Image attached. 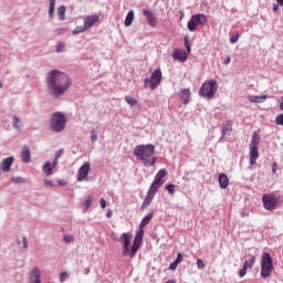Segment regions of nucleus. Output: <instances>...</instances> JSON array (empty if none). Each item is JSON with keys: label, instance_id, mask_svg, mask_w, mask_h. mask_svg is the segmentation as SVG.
I'll use <instances>...</instances> for the list:
<instances>
[{"label": "nucleus", "instance_id": "nucleus-1", "mask_svg": "<svg viewBox=\"0 0 283 283\" xmlns=\"http://www.w3.org/2000/svg\"><path fill=\"white\" fill-rule=\"evenodd\" d=\"M49 90H52L55 96H61L64 92H67L70 87V76L57 70L49 72L46 78Z\"/></svg>", "mask_w": 283, "mask_h": 283}, {"label": "nucleus", "instance_id": "nucleus-2", "mask_svg": "<svg viewBox=\"0 0 283 283\" xmlns=\"http://www.w3.org/2000/svg\"><path fill=\"white\" fill-rule=\"evenodd\" d=\"M154 151H156V146L151 144L139 145L134 149V156L137 160H142L145 167H154L156 165V157H154Z\"/></svg>", "mask_w": 283, "mask_h": 283}, {"label": "nucleus", "instance_id": "nucleus-3", "mask_svg": "<svg viewBox=\"0 0 283 283\" xmlns=\"http://www.w3.org/2000/svg\"><path fill=\"white\" fill-rule=\"evenodd\" d=\"M216 92H218V81L210 80L202 83L200 90H199V96L201 98H213L216 96Z\"/></svg>", "mask_w": 283, "mask_h": 283}, {"label": "nucleus", "instance_id": "nucleus-4", "mask_svg": "<svg viewBox=\"0 0 283 283\" xmlns=\"http://www.w3.org/2000/svg\"><path fill=\"white\" fill-rule=\"evenodd\" d=\"M273 269V256H271V253L264 252L261 256V277H263V280L271 277Z\"/></svg>", "mask_w": 283, "mask_h": 283}, {"label": "nucleus", "instance_id": "nucleus-5", "mask_svg": "<svg viewBox=\"0 0 283 283\" xmlns=\"http://www.w3.org/2000/svg\"><path fill=\"white\" fill-rule=\"evenodd\" d=\"M67 125V118L63 113H54L50 119V128L52 132H63Z\"/></svg>", "mask_w": 283, "mask_h": 283}, {"label": "nucleus", "instance_id": "nucleus-6", "mask_svg": "<svg viewBox=\"0 0 283 283\" xmlns=\"http://www.w3.org/2000/svg\"><path fill=\"white\" fill-rule=\"evenodd\" d=\"M132 238L133 234L132 232H124L120 234L119 239L117 240V242H120L122 244V255L124 258L129 256L132 259Z\"/></svg>", "mask_w": 283, "mask_h": 283}, {"label": "nucleus", "instance_id": "nucleus-7", "mask_svg": "<svg viewBox=\"0 0 283 283\" xmlns=\"http://www.w3.org/2000/svg\"><path fill=\"white\" fill-rule=\"evenodd\" d=\"M145 235V230L143 228H140L134 238L133 244H132V260L133 258H136V254L138 253L139 249H140V244H143V237Z\"/></svg>", "mask_w": 283, "mask_h": 283}, {"label": "nucleus", "instance_id": "nucleus-8", "mask_svg": "<svg viewBox=\"0 0 283 283\" xmlns=\"http://www.w3.org/2000/svg\"><path fill=\"white\" fill-rule=\"evenodd\" d=\"M262 202H263V207H264V209H266V211H273V209H275V207H277V197H275V195H273V193L263 195Z\"/></svg>", "mask_w": 283, "mask_h": 283}, {"label": "nucleus", "instance_id": "nucleus-9", "mask_svg": "<svg viewBox=\"0 0 283 283\" xmlns=\"http://www.w3.org/2000/svg\"><path fill=\"white\" fill-rule=\"evenodd\" d=\"M160 81H163V71H160V69H156L149 78V87L150 90H156V87H158V85H160Z\"/></svg>", "mask_w": 283, "mask_h": 283}, {"label": "nucleus", "instance_id": "nucleus-10", "mask_svg": "<svg viewBox=\"0 0 283 283\" xmlns=\"http://www.w3.org/2000/svg\"><path fill=\"white\" fill-rule=\"evenodd\" d=\"M143 14L150 28L158 25V17H156V13H154L151 9H144Z\"/></svg>", "mask_w": 283, "mask_h": 283}, {"label": "nucleus", "instance_id": "nucleus-11", "mask_svg": "<svg viewBox=\"0 0 283 283\" xmlns=\"http://www.w3.org/2000/svg\"><path fill=\"white\" fill-rule=\"evenodd\" d=\"M172 59L179 61V63H185L189 59V53L185 50L175 49L172 52Z\"/></svg>", "mask_w": 283, "mask_h": 283}, {"label": "nucleus", "instance_id": "nucleus-12", "mask_svg": "<svg viewBox=\"0 0 283 283\" xmlns=\"http://www.w3.org/2000/svg\"><path fill=\"white\" fill-rule=\"evenodd\" d=\"M90 163H85L82 165L77 171V181L83 182L85 180V177L90 175Z\"/></svg>", "mask_w": 283, "mask_h": 283}, {"label": "nucleus", "instance_id": "nucleus-13", "mask_svg": "<svg viewBox=\"0 0 283 283\" xmlns=\"http://www.w3.org/2000/svg\"><path fill=\"white\" fill-rule=\"evenodd\" d=\"M99 19L101 18L98 17V14H92V15L84 18V25H85L86 30H90V28H94V25H96V23H98Z\"/></svg>", "mask_w": 283, "mask_h": 283}, {"label": "nucleus", "instance_id": "nucleus-14", "mask_svg": "<svg viewBox=\"0 0 283 283\" xmlns=\"http://www.w3.org/2000/svg\"><path fill=\"white\" fill-rule=\"evenodd\" d=\"M29 283H41V270L33 268L29 274Z\"/></svg>", "mask_w": 283, "mask_h": 283}, {"label": "nucleus", "instance_id": "nucleus-15", "mask_svg": "<svg viewBox=\"0 0 283 283\" xmlns=\"http://www.w3.org/2000/svg\"><path fill=\"white\" fill-rule=\"evenodd\" d=\"M12 165H14V157H7L1 161V170L4 172L10 171V167H12Z\"/></svg>", "mask_w": 283, "mask_h": 283}, {"label": "nucleus", "instance_id": "nucleus-16", "mask_svg": "<svg viewBox=\"0 0 283 283\" xmlns=\"http://www.w3.org/2000/svg\"><path fill=\"white\" fill-rule=\"evenodd\" d=\"M191 17L192 21H195L197 25H201V28H203V25H207V15L205 13H197Z\"/></svg>", "mask_w": 283, "mask_h": 283}, {"label": "nucleus", "instance_id": "nucleus-17", "mask_svg": "<svg viewBox=\"0 0 283 283\" xmlns=\"http://www.w3.org/2000/svg\"><path fill=\"white\" fill-rule=\"evenodd\" d=\"M179 98L180 101H182L184 105H189V101L191 98V91H189V88L181 90Z\"/></svg>", "mask_w": 283, "mask_h": 283}, {"label": "nucleus", "instance_id": "nucleus-18", "mask_svg": "<svg viewBox=\"0 0 283 283\" xmlns=\"http://www.w3.org/2000/svg\"><path fill=\"white\" fill-rule=\"evenodd\" d=\"M258 158H260V153L258 151V147H255V146L250 147L249 163H250L251 167H253V165H255V161L258 160Z\"/></svg>", "mask_w": 283, "mask_h": 283}, {"label": "nucleus", "instance_id": "nucleus-19", "mask_svg": "<svg viewBox=\"0 0 283 283\" xmlns=\"http://www.w3.org/2000/svg\"><path fill=\"white\" fill-rule=\"evenodd\" d=\"M30 158H31L30 147H28V145L22 146V150H21L22 163L24 164L30 163Z\"/></svg>", "mask_w": 283, "mask_h": 283}, {"label": "nucleus", "instance_id": "nucleus-20", "mask_svg": "<svg viewBox=\"0 0 283 283\" xmlns=\"http://www.w3.org/2000/svg\"><path fill=\"white\" fill-rule=\"evenodd\" d=\"M232 130H233V127H231V122H227L226 124H223L219 143H224V136L228 135L229 132H232Z\"/></svg>", "mask_w": 283, "mask_h": 283}, {"label": "nucleus", "instance_id": "nucleus-21", "mask_svg": "<svg viewBox=\"0 0 283 283\" xmlns=\"http://www.w3.org/2000/svg\"><path fill=\"white\" fill-rule=\"evenodd\" d=\"M220 189H227L229 187V177L227 174L221 172L218 177Z\"/></svg>", "mask_w": 283, "mask_h": 283}, {"label": "nucleus", "instance_id": "nucleus-22", "mask_svg": "<svg viewBox=\"0 0 283 283\" xmlns=\"http://www.w3.org/2000/svg\"><path fill=\"white\" fill-rule=\"evenodd\" d=\"M54 167H56L54 166V163L46 161L42 167V171L45 174V176H52V174H54Z\"/></svg>", "mask_w": 283, "mask_h": 283}, {"label": "nucleus", "instance_id": "nucleus-23", "mask_svg": "<svg viewBox=\"0 0 283 283\" xmlns=\"http://www.w3.org/2000/svg\"><path fill=\"white\" fill-rule=\"evenodd\" d=\"M165 176H167V171L165 169H160L156 176H155V179H154V182H156L157 185H164L165 181L163 180V178H165Z\"/></svg>", "mask_w": 283, "mask_h": 283}, {"label": "nucleus", "instance_id": "nucleus-24", "mask_svg": "<svg viewBox=\"0 0 283 283\" xmlns=\"http://www.w3.org/2000/svg\"><path fill=\"white\" fill-rule=\"evenodd\" d=\"M132 23H134V10L128 11L125 21H124V25L126 28H129V25H132Z\"/></svg>", "mask_w": 283, "mask_h": 283}, {"label": "nucleus", "instance_id": "nucleus-25", "mask_svg": "<svg viewBox=\"0 0 283 283\" xmlns=\"http://www.w3.org/2000/svg\"><path fill=\"white\" fill-rule=\"evenodd\" d=\"M160 187H163L160 184H156V181H153V184L148 188V193L151 196H156V193H158V189H160Z\"/></svg>", "mask_w": 283, "mask_h": 283}, {"label": "nucleus", "instance_id": "nucleus-26", "mask_svg": "<svg viewBox=\"0 0 283 283\" xmlns=\"http://www.w3.org/2000/svg\"><path fill=\"white\" fill-rule=\"evenodd\" d=\"M260 145V134L254 132L250 142V147H258Z\"/></svg>", "mask_w": 283, "mask_h": 283}, {"label": "nucleus", "instance_id": "nucleus-27", "mask_svg": "<svg viewBox=\"0 0 283 283\" xmlns=\"http://www.w3.org/2000/svg\"><path fill=\"white\" fill-rule=\"evenodd\" d=\"M151 200H154V195H149L147 192V195L143 201V205L140 207V210L143 211V209H145V207H149V205H151Z\"/></svg>", "mask_w": 283, "mask_h": 283}, {"label": "nucleus", "instance_id": "nucleus-28", "mask_svg": "<svg viewBox=\"0 0 283 283\" xmlns=\"http://www.w3.org/2000/svg\"><path fill=\"white\" fill-rule=\"evenodd\" d=\"M151 218H154L153 212L146 214L139 224L140 229H143V227H147V224H149V222L151 221Z\"/></svg>", "mask_w": 283, "mask_h": 283}, {"label": "nucleus", "instance_id": "nucleus-29", "mask_svg": "<svg viewBox=\"0 0 283 283\" xmlns=\"http://www.w3.org/2000/svg\"><path fill=\"white\" fill-rule=\"evenodd\" d=\"M56 7V0H50V7H49V18L52 19L54 17V10Z\"/></svg>", "mask_w": 283, "mask_h": 283}, {"label": "nucleus", "instance_id": "nucleus-30", "mask_svg": "<svg viewBox=\"0 0 283 283\" xmlns=\"http://www.w3.org/2000/svg\"><path fill=\"white\" fill-rule=\"evenodd\" d=\"M187 28H188L189 32H196L198 24L196 23V21H193V18H190V20L187 23Z\"/></svg>", "mask_w": 283, "mask_h": 283}, {"label": "nucleus", "instance_id": "nucleus-31", "mask_svg": "<svg viewBox=\"0 0 283 283\" xmlns=\"http://www.w3.org/2000/svg\"><path fill=\"white\" fill-rule=\"evenodd\" d=\"M57 17L60 21H65V6H60L57 8Z\"/></svg>", "mask_w": 283, "mask_h": 283}, {"label": "nucleus", "instance_id": "nucleus-32", "mask_svg": "<svg viewBox=\"0 0 283 283\" xmlns=\"http://www.w3.org/2000/svg\"><path fill=\"white\" fill-rule=\"evenodd\" d=\"M126 103L130 105V107H135V105H138V101L129 95L125 96Z\"/></svg>", "mask_w": 283, "mask_h": 283}, {"label": "nucleus", "instance_id": "nucleus-33", "mask_svg": "<svg viewBox=\"0 0 283 283\" xmlns=\"http://www.w3.org/2000/svg\"><path fill=\"white\" fill-rule=\"evenodd\" d=\"M251 103H264L266 101V95L263 96H252L250 98Z\"/></svg>", "mask_w": 283, "mask_h": 283}, {"label": "nucleus", "instance_id": "nucleus-34", "mask_svg": "<svg viewBox=\"0 0 283 283\" xmlns=\"http://www.w3.org/2000/svg\"><path fill=\"white\" fill-rule=\"evenodd\" d=\"M63 154H64L63 149H60L56 151L55 158L53 160V167H56L59 165V159L61 158V156H63Z\"/></svg>", "mask_w": 283, "mask_h": 283}, {"label": "nucleus", "instance_id": "nucleus-35", "mask_svg": "<svg viewBox=\"0 0 283 283\" xmlns=\"http://www.w3.org/2000/svg\"><path fill=\"white\" fill-rule=\"evenodd\" d=\"M247 269H249V261H244L243 268L239 271V277L247 275Z\"/></svg>", "mask_w": 283, "mask_h": 283}, {"label": "nucleus", "instance_id": "nucleus-36", "mask_svg": "<svg viewBox=\"0 0 283 283\" xmlns=\"http://www.w3.org/2000/svg\"><path fill=\"white\" fill-rule=\"evenodd\" d=\"M13 127L14 129H21V127H23L21 119L17 116H13Z\"/></svg>", "mask_w": 283, "mask_h": 283}, {"label": "nucleus", "instance_id": "nucleus-37", "mask_svg": "<svg viewBox=\"0 0 283 283\" xmlns=\"http://www.w3.org/2000/svg\"><path fill=\"white\" fill-rule=\"evenodd\" d=\"M166 189H167L168 193H170V195L176 193V185H174V184H168L166 186Z\"/></svg>", "mask_w": 283, "mask_h": 283}, {"label": "nucleus", "instance_id": "nucleus-38", "mask_svg": "<svg viewBox=\"0 0 283 283\" xmlns=\"http://www.w3.org/2000/svg\"><path fill=\"white\" fill-rule=\"evenodd\" d=\"M93 200H94V198L92 197V195H90V196L86 198V200L84 201V205H85V207H86V208L84 209V211H87V208L91 207Z\"/></svg>", "mask_w": 283, "mask_h": 283}, {"label": "nucleus", "instance_id": "nucleus-39", "mask_svg": "<svg viewBox=\"0 0 283 283\" xmlns=\"http://www.w3.org/2000/svg\"><path fill=\"white\" fill-rule=\"evenodd\" d=\"M184 41H185V46H186L188 54L191 53V43H189V38L186 36L184 39Z\"/></svg>", "mask_w": 283, "mask_h": 283}, {"label": "nucleus", "instance_id": "nucleus-40", "mask_svg": "<svg viewBox=\"0 0 283 283\" xmlns=\"http://www.w3.org/2000/svg\"><path fill=\"white\" fill-rule=\"evenodd\" d=\"M56 52H65V44L63 42H59L56 45Z\"/></svg>", "mask_w": 283, "mask_h": 283}, {"label": "nucleus", "instance_id": "nucleus-41", "mask_svg": "<svg viewBox=\"0 0 283 283\" xmlns=\"http://www.w3.org/2000/svg\"><path fill=\"white\" fill-rule=\"evenodd\" d=\"M65 280H70V274H67V272H62L60 274V282H65Z\"/></svg>", "mask_w": 283, "mask_h": 283}, {"label": "nucleus", "instance_id": "nucleus-42", "mask_svg": "<svg viewBox=\"0 0 283 283\" xmlns=\"http://www.w3.org/2000/svg\"><path fill=\"white\" fill-rule=\"evenodd\" d=\"M87 28H85V24L83 27H78L75 30H73V34H81V32H85Z\"/></svg>", "mask_w": 283, "mask_h": 283}, {"label": "nucleus", "instance_id": "nucleus-43", "mask_svg": "<svg viewBox=\"0 0 283 283\" xmlns=\"http://www.w3.org/2000/svg\"><path fill=\"white\" fill-rule=\"evenodd\" d=\"M95 140H98V134L96 133V129H93L91 132V142L94 143Z\"/></svg>", "mask_w": 283, "mask_h": 283}, {"label": "nucleus", "instance_id": "nucleus-44", "mask_svg": "<svg viewBox=\"0 0 283 283\" xmlns=\"http://www.w3.org/2000/svg\"><path fill=\"white\" fill-rule=\"evenodd\" d=\"M275 123L277 125H282V127H283V113L275 117Z\"/></svg>", "mask_w": 283, "mask_h": 283}, {"label": "nucleus", "instance_id": "nucleus-45", "mask_svg": "<svg viewBox=\"0 0 283 283\" xmlns=\"http://www.w3.org/2000/svg\"><path fill=\"white\" fill-rule=\"evenodd\" d=\"M239 40H240V34L237 33L230 38V43H238Z\"/></svg>", "mask_w": 283, "mask_h": 283}, {"label": "nucleus", "instance_id": "nucleus-46", "mask_svg": "<svg viewBox=\"0 0 283 283\" xmlns=\"http://www.w3.org/2000/svg\"><path fill=\"white\" fill-rule=\"evenodd\" d=\"M253 264H255V255L248 261V269H253Z\"/></svg>", "mask_w": 283, "mask_h": 283}, {"label": "nucleus", "instance_id": "nucleus-47", "mask_svg": "<svg viewBox=\"0 0 283 283\" xmlns=\"http://www.w3.org/2000/svg\"><path fill=\"white\" fill-rule=\"evenodd\" d=\"M197 269H205V261H202V259L197 260Z\"/></svg>", "mask_w": 283, "mask_h": 283}, {"label": "nucleus", "instance_id": "nucleus-48", "mask_svg": "<svg viewBox=\"0 0 283 283\" xmlns=\"http://www.w3.org/2000/svg\"><path fill=\"white\" fill-rule=\"evenodd\" d=\"M11 182H15V184L23 182V178H21V177H13V178H11Z\"/></svg>", "mask_w": 283, "mask_h": 283}, {"label": "nucleus", "instance_id": "nucleus-49", "mask_svg": "<svg viewBox=\"0 0 283 283\" xmlns=\"http://www.w3.org/2000/svg\"><path fill=\"white\" fill-rule=\"evenodd\" d=\"M175 262H176L177 264H180V262H182V253L178 252Z\"/></svg>", "mask_w": 283, "mask_h": 283}, {"label": "nucleus", "instance_id": "nucleus-50", "mask_svg": "<svg viewBox=\"0 0 283 283\" xmlns=\"http://www.w3.org/2000/svg\"><path fill=\"white\" fill-rule=\"evenodd\" d=\"M176 269H178V264H177L176 261H174L172 263H170L169 270H170V271H176Z\"/></svg>", "mask_w": 283, "mask_h": 283}, {"label": "nucleus", "instance_id": "nucleus-51", "mask_svg": "<svg viewBox=\"0 0 283 283\" xmlns=\"http://www.w3.org/2000/svg\"><path fill=\"white\" fill-rule=\"evenodd\" d=\"M99 205L102 209H105V207H107V201L103 198L99 199Z\"/></svg>", "mask_w": 283, "mask_h": 283}, {"label": "nucleus", "instance_id": "nucleus-52", "mask_svg": "<svg viewBox=\"0 0 283 283\" xmlns=\"http://www.w3.org/2000/svg\"><path fill=\"white\" fill-rule=\"evenodd\" d=\"M63 240L66 242V244H70V242H72V237L66 234L63 237Z\"/></svg>", "mask_w": 283, "mask_h": 283}, {"label": "nucleus", "instance_id": "nucleus-53", "mask_svg": "<svg viewBox=\"0 0 283 283\" xmlns=\"http://www.w3.org/2000/svg\"><path fill=\"white\" fill-rule=\"evenodd\" d=\"M45 187H54V184L51 180L44 179Z\"/></svg>", "mask_w": 283, "mask_h": 283}, {"label": "nucleus", "instance_id": "nucleus-54", "mask_svg": "<svg viewBox=\"0 0 283 283\" xmlns=\"http://www.w3.org/2000/svg\"><path fill=\"white\" fill-rule=\"evenodd\" d=\"M22 240L24 249H28V238L24 237Z\"/></svg>", "mask_w": 283, "mask_h": 283}, {"label": "nucleus", "instance_id": "nucleus-55", "mask_svg": "<svg viewBox=\"0 0 283 283\" xmlns=\"http://www.w3.org/2000/svg\"><path fill=\"white\" fill-rule=\"evenodd\" d=\"M229 63H231V57H230V56H228V57L224 60L223 64H224V65H229Z\"/></svg>", "mask_w": 283, "mask_h": 283}, {"label": "nucleus", "instance_id": "nucleus-56", "mask_svg": "<svg viewBox=\"0 0 283 283\" xmlns=\"http://www.w3.org/2000/svg\"><path fill=\"white\" fill-rule=\"evenodd\" d=\"M272 171L273 174L277 171V165L275 163L272 165Z\"/></svg>", "mask_w": 283, "mask_h": 283}, {"label": "nucleus", "instance_id": "nucleus-57", "mask_svg": "<svg viewBox=\"0 0 283 283\" xmlns=\"http://www.w3.org/2000/svg\"><path fill=\"white\" fill-rule=\"evenodd\" d=\"M114 216V212L112 210H108L106 213V218H112Z\"/></svg>", "mask_w": 283, "mask_h": 283}, {"label": "nucleus", "instance_id": "nucleus-58", "mask_svg": "<svg viewBox=\"0 0 283 283\" xmlns=\"http://www.w3.org/2000/svg\"><path fill=\"white\" fill-rule=\"evenodd\" d=\"M180 21H182V19H185V11H180V17H179Z\"/></svg>", "mask_w": 283, "mask_h": 283}, {"label": "nucleus", "instance_id": "nucleus-59", "mask_svg": "<svg viewBox=\"0 0 283 283\" xmlns=\"http://www.w3.org/2000/svg\"><path fill=\"white\" fill-rule=\"evenodd\" d=\"M277 10H280V8L277 7V4H274V6H273V11H274V12H277Z\"/></svg>", "mask_w": 283, "mask_h": 283}, {"label": "nucleus", "instance_id": "nucleus-60", "mask_svg": "<svg viewBox=\"0 0 283 283\" xmlns=\"http://www.w3.org/2000/svg\"><path fill=\"white\" fill-rule=\"evenodd\" d=\"M276 2L279 3V6L283 7V0H276Z\"/></svg>", "mask_w": 283, "mask_h": 283}, {"label": "nucleus", "instance_id": "nucleus-61", "mask_svg": "<svg viewBox=\"0 0 283 283\" xmlns=\"http://www.w3.org/2000/svg\"><path fill=\"white\" fill-rule=\"evenodd\" d=\"M144 82H145V85H147V83H149V78H145Z\"/></svg>", "mask_w": 283, "mask_h": 283}, {"label": "nucleus", "instance_id": "nucleus-62", "mask_svg": "<svg viewBox=\"0 0 283 283\" xmlns=\"http://www.w3.org/2000/svg\"><path fill=\"white\" fill-rule=\"evenodd\" d=\"M59 185L63 186V185H65V182H63V181H59Z\"/></svg>", "mask_w": 283, "mask_h": 283}, {"label": "nucleus", "instance_id": "nucleus-63", "mask_svg": "<svg viewBox=\"0 0 283 283\" xmlns=\"http://www.w3.org/2000/svg\"><path fill=\"white\" fill-rule=\"evenodd\" d=\"M0 87H3V85L0 83Z\"/></svg>", "mask_w": 283, "mask_h": 283}]
</instances>
